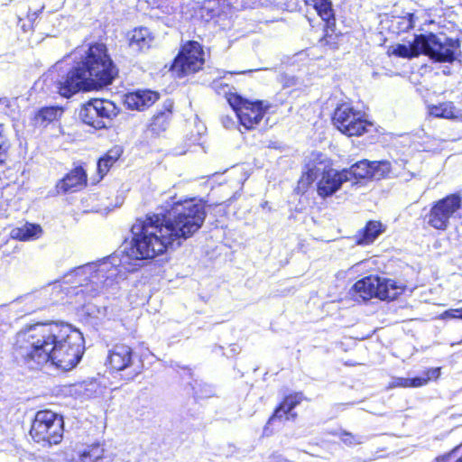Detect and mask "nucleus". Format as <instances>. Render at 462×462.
Listing matches in <instances>:
<instances>
[{
    "label": "nucleus",
    "instance_id": "nucleus-2",
    "mask_svg": "<svg viewBox=\"0 0 462 462\" xmlns=\"http://www.w3.org/2000/svg\"><path fill=\"white\" fill-rule=\"evenodd\" d=\"M84 353L82 334L70 326L57 322H39L19 330L13 342V356L21 367L40 370L49 362L69 371Z\"/></svg>",
    "mask_w": 462,
    "mask_h": 462
},
{
    "label": "nucleus",
    "instance_id": "nucleus-35",
    "mask_svg": "<svg viewBox=\"0 0 462 462\" xmlns=\"http://www.w3.org/2000/svg\"><path fill=\"white\" fill-rule=\"evenodd\" d=\"M76 452L77 449L68 448L62 453L63 457L56 460L58 462H78Z\"/></svg>",
    "mask_w": 462,
    "mask_h": 462
},
{
    "label": "nucleus",
    "instance_id": "nucleus-20",
    "mask_svg": "<svg viewBox=\"0 0 462 462\" xmlns=\"http://www.w3.org/2000/svg\"><path fill=\"white\" fill-rule=\"evenodd\" d=\"M42 229L36 224L26 223L21 227L12 229L10 236L12 238L20 241H29L37 239L41 236Z\"/></svg>",
    "mask_w": 462,
    "mask_h": 462
},
{
    "label": "nucleus",
    "instance_id": "nucleus-1",
    "mask_svg": "<svg viewBox=\"0 0 462 462\" xmlns=\"http://www.w3.org/2000/svg\"><path fill=\"white\" fill-rule=\"evenodd\" d=\"M207 212L204 204L194 199L167 203L158 213L146 215L132 226L130 244L125 245L121 258L117 255L97 263H89L75 268L66 274L62 291L75 296V303L82 305L86 313L97 317L91 305L92 300L118 282L121 268L134 272L142 266L143 261L162 254L168 248L179 247L202 226Z\"/></svg>",
    "mask_w": 462,
    "mask_h": 462
},
{
    "label": "nucleus",
    "instance_id": "nucleus-8",
    "mask_svg": "<svg viewBox=\"0 0 462 462\" xmlns=\"http://www.w3.org/2000/svg\"><path fill=\"white\" fill-rule=\"evenodd\" d=\"M403 291L404 287L392 279L372 275L357 281L352 287L353 295L363 300L372 298L393 300Z\"/></svg>",
    "mask_w": 462,
    "mask_h": 462
},
{
    "label": "nucleus",
    "instance_id": "nucleus-37",
    "mask_svg": "<svg viewBox=\"0 0 462 462\" xmlns=\"http://www.w3.org/2000/svg\"><path fill=\"white\" fill-rule=\"evenodd\" d=\"M430 380V375H428L426 377L418 376V377H414V378H410V382H411L410 387L422 386V385L426 384Z\"/></svg>",
    "mask_w": 462,
    "mask_h": 462
},
{
    "label": "nucleus",
    "instance_id": "nucleus-28",
    "mask_svg": "<svg viewBox=\"0 0 462 462\" xmlns=\"http://www.w3.org/2000/svg\"><path fill=\"white\" fill-rule=\"evenodd\" d=\"M457 111L450 102L442 103L430 108V115L436 117L454 118L457 117Z\"/></svg>",
    "mask_w": 462,
    "mask_h": 462
},
{
    "label": "nucleus",
    "instance_id": "nucleus-31",
    "mask_svg": "<svg viewBox=\"0 0 462 462\" xmlns=\"http://www.w3.org/2000/svg\"><path fill=\"white\" fill-rule=\"evenodd\" d=\"M23 301L27 306L25 309L26 313L33 312L43 307L42 302L35 295H26L23 297Z\"/></svg>",
    "mask_w": 462,
    "mask_h": 462
},
{
    "label": "nucleus",
    "instance_id": "nucleus-16",
    "mask_svg": "<svg viewBox=\"0 0 462 462\" xmlns=\"http://www.w3.org/2000/svg\"><path fill=\"white\" fill-rule=\"evenodd\" d=\"M89 102L102 122L105 123L106 127L119 113V108L108 99L94 98Z\"/></svg>",
    "mask_w": 462,
    "mask_h": 462
},
{
    "label": "nucleus",
    "instance_id": "nucleus-3",
    "mask_svg": "<svg viewBox=\"0 0 462 462\" xmlns=\"http://www.w3.org/2000/svg\"><path fill=\"white\" fill-rule=\"evenodd\" d=\"M74 56L79 60L56 80L58 92L64 97L110 85L117 75L118 70L104 43L77 49Z\"/></svg>",
    "mask_w": 462,
    "mask_h": 462
},
{
    "label": "nucleus",
    "instance_id": "nucleus-27",
    "mask_svg": "<svg viewBox=\"0 0 462 462\" xmlns=\"http://www.w3.org/2000/svg\"><path fill=\"white\" fill-rule=\"evenodd\" d=\"M314 7L323 21L335 22L334 10L330 0H314Z\"/></svg>",
    "mask_w": 462,
    "mask_h": 462
},
{
    "label": "nucleus",
    "instance_id": "nucleus-44",
    "mask_svg": "<svg viewBox=\"0 0 462 462\" xmlns=\"http://www.w3.org/2000/svg\"><path fill=\"white\" fill-rule=\"evenodd\" d=\"M223 124H224L225 127L228 128L229 124H232L231 118H229V117L223 118Z\"/></svg>",
    "mask_w": 462,
    "mask_h": 462
},
{
    "label": "nucleus",
    "instance_id": "nucleus-17",
    "mask_svg": "<svg viewBox=\"0 0 462 462\" xmlns=\"http://www.w3.org/2000/svg\"><path fill=\"white\" fill-rule=\"evenodd\" d=\"M384 231L385 227L380 221H368L365 226L356 234V244L360 245H370Z\"/></svg>",
    "mask_w": 462,
    "mask_h": 462
},
{
    "label": "nucleus",
    "instance_id": "nucleus-22",
    "mask_svg": "<svg viewBox=\"0 0 462 462\" xmlns=\"http://www.w3.org/2000/svg\"><path fill=\"white\" fill-rule=\"evenodd\" d=\"M79 116L84 124L88 125L95 129L106 128L105 123H103L102 119L97 116V113L93 108L89 101L81 106Z\"/></svg>",
    "mask_w": 462,
    "mask_h": 462
},
{
    "label": "nucleus",
    "instance_id": "nucleus-29",
    "mask_svg": "<svg viewBox=\"0 0 462 462\" xmlns=\"http://www.w3.org/2000/svg\"><path fill=\"white\" fill-rule=\"evenodd\" d=\"M391 162L388 161L371 162V179L380 180L391 172Z\"/></svg>",
    "mask_w": 462,
    "mask_h": 462
},
{
    "label": "nucleus",
    "instance_id": "nucleus-10",
    "mask_svg": "<svg viewBox=\"0 0 462 462\" xmlns=\"http://www.w3.org/2000/svg\"><path fill=\"white\" fill-rule=\"evenodd\" d=\"M204 52L201 45L197 42L186 43L171 67V69L179 78L199 71L204 64Z\"/></svg>",
    "mask_w": 462,
    "mask_h": 462
},
{
    "label": "nucleus",
    "instance_id": "nucleus-43",
    "mask_svg": "<svg viewBox=\"0 0 462 462\" xmlns=\"http://www.w3.org/2000/svg\"><path fill=\"white\" fill-rule=\"evenodd\" d=\"M440 372L439 368L430 369L427 372V376L430 375L431 378H438Z\"/></svg>",
    "mask_w": 462,
    "mask_h": 462
},
{
    "label": "nucleus",
    "instance_id": "nucleus-4",
    "mask_svg": "<svg viewBox=\"0 0 462 462\" xmlns=\"http://www.w3.org/2000/svg\"><path fill=\"white\" fill-rule=\"evenodd\" d=\"M459 53L460 42L457 39L433 32L415 35L408 45L397 44L392 50V54L400 58L411 60L423 54L435 62L448 63H452Z\"/></svg>",
    "mask_w": 462,
    "mask_h": 462
},
{
    "label": "nucleus",
    "instance_id": "nucleus-36",
    "mask_svg": "<svg viewBox=\"0 0 462 462\" xmlns=\"http://www.w3.org/2000/svg\"><path fill=\"white\" fill-rule=\"evenodd\" d=\"M410 378H402V377H397V378H393V381L391 382L390 383V387L391 388H393V387H410Z\"/></svg>",
    "mask_w": 462,
    "mask_h": 462
},
{
    "label": "nucleus",
    "instance_id": "nucleus-9",
    "mask_svg": "<svg viewBox=\"0 0 462 462\" xmlns=\"http://www.w3.org/2000/svg\"><path fill=\"white\" fill-rule=\"evenodd\" d=\"M226 100L245 129H253L257 125L270 107L267 102H251L236 93L226 95Z\"/></svg>",
    "mask_w": 462,
    "mask_h": 462
},
{
    "label": "nucleus",
    "instance_id": "nucleus-23",
    "mask_svg": "<svg viewBox=\"0 0 462 462\" xmlns=\"http://www.w3.org/2000/svg\"><path fill=\"white\" fill-rule=\"evenodd\" d=\"M78 462H96L104 456V448L99 444H94L77 449Z\"/></svg>",
    "mask_w": 462,
    "mask_h": 462
},
{
    "label": "nucleus",
    "instance_id": "nucleus-30",
    "mask_svg": "<svg viewBox=\"0 0 462 462\" xmlns=\"http://www.w3.org/2000/svg\"><path fill=\"white\" fill-rule=\"evenodd\" d=\"M340 439L347 446H356L364 443L366 438L361 435H354L351 432L343 431Z\"/></svg>",
    "mask_w": 462,
    "mask_h": 462
},
{
    "label": "nucleus",
    "instance_id": "nucleus-45",
    "mask_svg": "<svg viewBox=\"0 0 462 462\" xmlns=\"http://www.w3.org/2000/svg\"><path fill=\"white\" fill-rule=\"evenodd\" d=\"M456 310H457V315H456V319H462V308L461 309H456Z\"/></svg>",
    "mask_w": 462,
    "mask_h": 462
},
{
    "label": "nucleus",
    "instance_id": "nucleus-41",
    "mask_svg": "<svg viewBox=\"0 0 462 462\" xmlns=\"http://www.w3.org/2000/svg\"><path fill=\"white\" fill-rule=\"evenodd\" d=\"M9 107V100L6 97H0V114H5Z\"/></svg>",
    "mask_w": 462,
    "mask_h": 462
},
{
    "label": "nucleus",
    "instance_id": "nucleus-19",
    "mask_svg": "<svg viewBox=\"0 0 462 462\" xmlns=\"http://www.w3.org/2000/svg\"><path fill=\"white\" fill-rule=\"evenodd\" d=\"M63 111L58 106L42 107L32 117V124L35 127H45L54 120L61 116Z\"/></svg>",
    "mask_w": 462,
    "mask_h": 462
},
{
    "label": "nucleus",
    "instance_id": "nucleus-33",
    "mask_svg": "<svg viewBox=\"0 0 462 462\" xmlns=\"http://www.w3.org/2000/svg\"><path fill=\"white\" fill-rule=\"evenodd\" d=\"M9 147L8 139L4 133L3 125H0V163L4 162L3 155Z\"/></svg>",
    "mask_w": 462,
    "mask_h": 462
},
{
    "label": "nucleus",
    "instance_id": "nucleus-18",
    "mask_svg": "<svg viewBox=\"0 0 462 462\" xmlns=\"http://www.w3.org/2000/svg\"><path fill=\"white\" fill-rule=\"evenodd\" d=\"M87 175L84 170L79 167L68 173L57 185V188L63 192L75 191L77 188L86 184Z\"/></svg>",
    "mask_w": 462,
    "mask_h": 462
},
{
    "label": "nucleus",
    "instance_id": "nucleus-24",
    "mask_svg": "<svg viewBox=\"0 0 462 462\" xmlns=\"http://www.w3.org/2000/svg\"><path fill=\"white\" fill-rule=\"evenodd\" d=\"M347 172V181L355 179L371 178V162L367 160L360 161L349 169H344Z\"/></svg>",
    "mask_w": 462,
    "mask_h": 462
},
{
    "label": "nucleus",
    "instance_id": "nucleus-21",
    "mask_svg": "<svg viewBox=\"0 0 462 462\" xmlns=\"http://www.w3.org/2000/svg\"><path fill=\"white\" fill-rule=\"evenodd\" d=\"M152 39L150 31L145 27H141L132 32L129 45L136 51H143L149 48Z\"/></svg>",
    "mask_w": 462,
    "mask_h": 462
},
{
    "label": "nucleus",
    "instance_id": "nucleus-12",
    "mask_svg": "<svg viewBox=\"0 0 462 462\" xmlns=\"http://www.w3.org/2000/svg\"><path fill=\"white\" fill-rule=\"evenodd\" d=\"M135 361L133 349L125 344H116L109 350L108 362L111 367L116 371L129 370V378H134L141 372V366Z\"/></svg>",
    "mask_w": 462,
    "mask_h": 462
},
{
    "label": "nucleus",
    "instance_id": "nucleus-32",
    "mask_svg": "<svg viewBox=\"0 0 462 462\" xmlns=\"http://www.w3.org/2000/svg\"><path fill=\"white\" fill-rule=\"evenodd\" d=\"M42 9H43V6L41 9H39V10L28 13L27 20L29 22V24L23 23L21 25L22 29L24 32H27V31H29V30L33 28V25H34L35 22L39 18L40 14H42Z\"/></svg>",
    "mask_w": 462,
    "mask_h": 462
},
{
    "label": "nucleus",
    "instance_id": "nucleus-7",
    "mask_svg": "<svg viewBox=\"0 0 462 462\" xmlns=\"http://www.w3.org/2000/svg\"><path fill=\"white\" fill-rule=\"evenodd\" d=\"M462 217V192L453 193L433 202L423 216L424 222L430 227L445 231L450 220Z\"/></svg>",
    "mask_w": 462,
    "mask_h": 462
},
{
    "label": "nucleus",
    "instance_id": "nucleus-34",
    "mask_svg": "<svg viewBox=\"0 0 462 462\" xmlns=\"http://www.w3.org/2000/svg\"><path fill=\"white\" fill-rule=\"evenodd\" d=\"M414 27V14L408 13L405 16L402 17V31H408Z\"/></svg>",
    "mask_w": 462,
    "mask_h": 462
},
{
    "label": "nucleus",
    "instance_id": "nucleus-15",
    "mask_svg": "<svg viewBox=\"0 0 462 462\" xmlns=\"http://www.w3.org/2000/svg\"><path fill=\"white\" fill-rule=\"evenodd\" d=\"M173 102L171 99H167L163 104V109L153 116L149 125V130L159 135L164 132L171 122L172 115Z\"/></svg>",
    "mask_w": 462,
    "mask_h": 462
},
{
    "label": "nucleus",
    "instance_id": "nucleus-5",
    "mask_svg": "<svg viewBox=\"0 0 462 462\" xmlns=\"http://www.w3.org/2000/svg\"><path fill=\"white\" fill-rule=\"evenodd\" d=\"M314 180L317 182V192L321 198H328L335 194L347 181V172L333 169L328 162L320 161L308 165L299 180V185L307 189Z\"/></svg>",
    "mask_w": 462,
    "mask_h": 462
},
{
    "label": "nucleus",
    "instance_id": "nucleus-26",
    "mask_svg": "<svg viewBox=\"0 0 462 462\" xmlns=\"http://www.w3.org/2000/svg\"><path fill=\"white\" fill-rule=\"evenodd\" d=\"M225 0H207L201 6V16L206 20L213 19L219 16L223 11L222 5Z\"/></svg>",
    "mask_w": 462,
    "mask_h": 462
},
{
    "label": "nucleus",
    "instance_id": "nucleus-11",
    "mask_svg": "<svg viewBox=\"0 0 462 462\" xmlns=\"http://www.w3.org/2000/svg\"><path fill=\"white\" fill-rule=\"evenodd\" d=\"M332 122L342 134L348 136L361 135L368 125L361 113L347 104H341L335 109Z\"/></svg>",
    "mask_w": 462,
    "mask_h": 462
},
{
    "label": "nucleus",
    "instance_id": "nucleus-13",
    "mask_svg": "<svg viewBox=\"0 0 462 462\" xmlns=\"http://www.w3.org/2000/svg\"><path fill=\"white\" fill-rule=\"evenodd\" d=\"M301 401L302 394L299 393L286 396L282 402L275 409L267 424H272L276 420L282 421L288 420L291 418L292 420L295 419L296 413H292L291 411Z\"/></svg>",
    "mask_w": 462,
    "mask_h": 462
},
{
    "label": "nucleus",
    "instance_id": "nucleus-40",
    "mask_svg": "<svg viewBox=\"0 0 462 462\" xmlns=\"http://www.w3.org/2000/svg\"><path fill=\"white\" fill-rule=\"evenodd\" d=\"M203 390L201 389V391H198L196 390V394L200 397V398H207V397H209L213 394V389L210 385H208V384H205L203 386Z\"/></svg>",
    "mask_w": 462,
    "mask_h": 462
},
{
    "label": "nucleus",
    "instance_id": "nucleus-42",
    "mask_svg": "<svg viewBox=\"0 0 462 462\" xmlns=\"http://www.w3.org/2000/svg\"><path fill=\"white\" fill-rule=\"evenodd\" d=\"M457 312V310L456 309L455 310H448L444 311L440 315V318L442 319H456Z\"/></svg>",
    "mask_w": 462,
    "mask_h": 462
},
{
    "label": "nucleus",
    "instance_id": "nucleus-6",
    "mask_svg": "<svg viewBox=\"0 0 462 462\" xmlns=\"http://www.w3.org/2000/svg\"><path fill=\"white\" fill-rule=\"evenodd\" d=\"M63 417L50 410L36 412L30 430L32 439L42 447L60 443L63 439Z\"/></svg>",
    "mask_w": 462,
    "mask_h": 462
},
{
    "label": "nucleus",
    "instance_id": "nucleus-25",
    "mask_svg": "<svg viewBox=\"0 0 462 462\" xmlns=\"http://www.w3.org/2000/svg\"><path fill=\"white\" fill-rule=\"evenodd\" d=\"M123 150L120 146H115L97 162V171L102 176L105 175L110 167L120 158Z\"/></svg>",
    "mask_w": 462,
    "mask_h": 462
},
{
    "label": "nucleus",
    "instance_id": "nucleus-39",
    "mask_svg": "<svg viewBox=\"0 0 462 462\" xmlns=\"http://www.w3.org/2000/svg\"><path fill=\"white\" fill-rule=\"evenodd\" d=\"M455 457L456 450H453L452 453L448 454L441 458H438V462H462V455L456 459Z\"/></svg>",
    "mask_w": 462,
    "mask_h": 462
},
{
    "label": "nucleus",
    "instance_id": "nucleus-38",
    "mask_svg": "<svg viewBox=\"0 0 462 462\" xmlns=\"http://www.w3.org/2000/svg\"><path fill=\"white\" fill-rule=\"evenodd\" d=\"M61 17L60 15L59 14H49L46 17H45V22L47 23H51L52 24V26L55 28V27H59L60 26L61 24Z\"/></svg>",
    "mask_w": 462,
    "mask_h": 462
},
{
    "label": "nucleus",
    "instance_id": "nucleus-14",
    "mask_svg": "<svg viewBox=\"0 0 462 462\" xmlns=\"http://www.w3.org/2000/svg\"><path fill=\"white\" fill-rule=\"evenodd\" d=\"M159 98V94L151 90H137L125 97V105L129 109L143 110Z\"/></svg>",
    "mask_w": 462,
    "mask_h": 462
}]
</instances>
